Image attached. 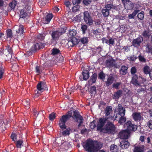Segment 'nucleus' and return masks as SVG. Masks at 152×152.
Masks as SVG:
<instances>
[{"instance_id": "obj_1", "label": "nucleus", "mask_w": 152, "mask_h": 152, "mask_svg": "<svg viewBox=\"0 0 152 152\" xmlns=\"http://www.w3.org/2000/svg\"><path fill=\"white\" fill-rule=\"evenodd\" d=\"M82 145L85 149L89 152H97L102 146V143L90 139H88L83 142Z\"/></svg>"}, {"instance_id": "obj_2", "label": "nucleus", "mask_w": 152, "mask_h": 152, "mask_svg": "<svg viewBox=\"0 0 152 152\" xmlns=\"http://www.w3.org/2000/svg\"><path fill=\"white\" fill-rule=\"evenodd\" d=\"M115 128L112 122H108L104 128L102 129V131L108 133L114 134L115 132Z\"/></svg>"}, {"instance_id": "obj_3", "label": "nucleus", "mask_w": 152, "mask_h": 152, "mask_svg": "<svg viewBox=\"0 0 152 152\" xmlns=\"http://www.w3.org/2000/svg\"><path fill=\"white\" fill-rule=\"evenodd\" d=\"M72 113L71 111H69L67 114L62 116L60 118L59 121V126L61 129L66 128L65 123L67 120L72 116Z\"/></svg>"}, {"instance_id": "obj_4", "label": "nucleus", "mask_w": 152, "mask_h": 152, "mask_svg": "<svg viewBox=\"0 0 152 152\" xmlns=\"http://www.w3.org/2000/svg\"><path fill=\"white\" fill-rule=\"evenodd\" d=\"M83 15V19L86 24L88 25H91L93 21L90 12L88 11H85Z\"/></svg>"}, {"instance_id": "obj_5", "label": "nucleus", "mask_w": 152, "mask_h": 152, "mask_svg": "<svg viewBox=\"0 0 152 152\" xmlns=\"http://www.w3.org/2000/svg\"><path fill=\"white\" fill-rule=\"evenodd\" d=\"M74 116L75 118L76 121L79 123L78 126V128H79L83 123V118L81 116L79 115V113L77 110H75L74 111Z\"/></svg>"}, {"instance_id": "obj_6", "label": "nucleus", "mask_w": 152, "mask_h": 152, "mask_svg": "<svg viewBox=\"0 0 152 152\" xmlns=\"http://www.w3.org/2000/svg\"><path fill=\"white\" fill-rule=\"evenodd\" d=\"M46 85L44 82L39 83L37 86V93L40 94L45 89H46Z\"/></svg>"}, {"instance_id": "obj_7", "label": "nucleus", "mask_w": 152, "mask_h": 152, "mask_svg": "<svg viewBox=\"0 0 152 152\" xmlns=\"http://www.w3.org/2000/svg\"><path fill=\"white\" fill-rule=\"evenodd\" d=\"M62 29L53 32L51 35L53 40L55 41L57 40L59 37L62 34Z\"/></svg>"}, {"instance_id": "obj_8", "label": "nucleus", "mask_w": 152, "mask_h": 152, "mask_svg": "<svg viewBox=\"0 0 152 152\" xmlns=\"http://www.w3.org/2000/svg\"><path fill=\"white\" fill-rule=\"evenodd\" d=\"M132 116L134 120L136 121L139 122L143 119L142 115L139 112L134 113Z\"/></svg>"}, {"instance_id": "obj_9", "label": "nucleus", "mask_w": 152, "mask_h": 152, "mask_svg": "<svg viewBox=\"0 0 152 152\" xmlns=\"http://www.w3.org/2000/svg\"><path fill=\"white\" fill-rule=\"evenodd\" d=\"M143 39L141 37H139L136 39H134L132 41V45L134 47H137L139 46L142 42Z\"/></svg>"}, {"instance_id": "obj_10", "label": "nucleus", "mask_w": 152, "mask_h": 152, "mask_svg": "<svg viewBox=\"0 0 152 152\" xmlns=\"http://www.w3.org/2000/svg\"><path fill=\"white\" fill-rule=\"evenodd\" d=\"M129 135V132L127 130H124L121 132L119 133V137L121 139H127Z\"/></svg>"}, {"instance_id": "obj_11", "label": "nucleus", "mask_w": 152, "mask_h": 152, "mask_svg": "<svg viewBox=\"0 0 152 152\" xmlns=\"http://www.w3.org/2000/svg\"><path fill=\"white\" fill-rule=\"evenodd\" d=\"M107 118H100L99 119V122L97 125V129L100 130L104 126Z\"/></svg>"}, {"instance_id": "obj_12", "label": "nucleus", "mask_w": 152, "mask_h": 152, "mask_svg": "<svg viewBox=\"0 0 152 152\" xmlns=\"http://www.w3.org/2000/svg\"><path fill=\"white\" fill-rule=\"evenodd\" d=\"M14 28L17 33L20 34H22L24 32L23 26L22 25H20L19 26L15 25Z\"/></svg>"}, {"instance_id": "obj_13", "label": "nucleus", "mask_w": 152, "mask_h": 152, "mask_svg": "<svg viewBox=\"0 0 152 152\" xmlns=\"http://www.w3.org/2000/svg\"><path fill=\"white\" fill-rule=\"evenodd\" d=\"M106 66L107 67H116L115 62L114 59L110 58L106 61Z\"/></svg>"}, {"instance_id": "obj_14", "label": "nucleus", "mask_w": 152, "mask_h": 152, "mask_svg": "<svg viewBox=\"0 0 152 152\" xmlns=\"http://www.w3.org/2000/svg\"><path fill=\"white\" fill-rule=\"evenodd\" d=\"M53 17L51 14H48L46 16L43 18L42 19V22L45 24H48Z\"/></svg>"}, {"instance_id": "obj_15", "label": "nucleus", "mask_w": 152, "mask_h": 152, "mask_svg": "<svg viewBox=\"0 0 152 152\" xmlns=\"http://www.w3.org/2000/svg\"><path fill=\"white\" fill-rule=\"evenodd\" d=\"M3 53L6 56L10 55V56L12 57V50L11 47L9 45L7 46L6 47V48L3 51Z\"/></svg>"}, {"instance_id": "obj_16", "label": "nucleus", "mask_w": 152, "mask_h": 152, "mask_svg": "<svg viewBox=\"0 0 152 152\" xmlns=\"http://www.w3.org/2000/svg\"><path fill=\"white\" fill-rule=\"evenodd\" d=\"M144 149V146L143 145H135L134 149V152H142Z\"/></svg>"}, {"instance_id": "obj_17", "label": "nucleus", "mask_w": 152, "mask_h": 152, "mask_svg": "<svg viewBox=\"0 0 152 152\" xmlns=\"http://www.w3.org/2000/svg\"><path fill=\"white\" fill-rule=\"evenodd\" d=\"M97 76L96 74H94L91 77V79L88 81L87 84L88 86H90L94 83L96 80Z\"/></svg>"}, {"instance_id": "obj_18", "label": "nucleus", "mask_w": 152, "mask_h": 152, "mask_svg": "<svg viewBox=\"0 0 152 152\" xmlns=\"http://www.w3.org/2000/svg\"><path fill=\"white\" fill-rule=\"evenodd\" d=\"M118 114L124 116L125 114V109L120 104H119L118 107Z\"/></svg>"}, {"instance_id": "obj_19", "label": "nucleus", "mask_w": 152, "mask_h": 152, "mask_svg": "<svg viewBox=\"0 0 152 152\" xmlns=\"http://www.w3.org/2000/svg\"><path fill=\"white\" fill-rule=\"evenodd\" d=\"M129 145V143L127 141L123 140L120 142V146L123 149L127 148Z\"/></svg>"}, {"instance_id": "obj_20", "label": "nucleus", "mask_w": 152, "mask_h": 152, "mask_svg": "<svg viewBox=\"0 0 152 152\" xmlns=\"http://www.w3.org/2000/svg\"><path fill=\"white\" fill-rule=\"evenodd\" d=\"M114 78L113 76L110 75L108 78L107 80L106 83V85L107 86L111 85L113 82Z\"/></svg>"}, {"instance_id": "obj_21", "label": "nucleus", "mask_w": 152, "mask_h": 152, "mask_svg": "<svg viewBox=\"0 0 152 152\" xmlns=\"http://www.w3.org/2000/svg\"><path fill=\"white\" fill-rule=\"evenodd\" d=\"M122 91L119 90L115 92L113 95V98L114 99H118L122 95Z\"/></svg>"}, {"instance_id": "obj_22", "label": "nucleus", "mask_w": 152, "mask_h": 152, "mask_svg": "<svg viewBox=\"0 0 152 152\" xmlns=\"http://www.w3.org/2000/svg\"><path fill=\"white\" fill-rule=\"evenodd\" d=\"M131 125H132V122L129 121H127L126 123H125L124 125V127L126 129L125 130H127L129 132L130 129H133L132 128V127H130V126Z\"/></svg>"}, {"instance_id": "obj_23", "label": "nucleus", "mask_w": 152, "mask_h": 152, "mask_svg": "<svg viewBox=\"0 0 152 152\" xmlns=\"http://www.w3.org/2000/svg\"><path fill=\"white\" fill-rule=\"evenodd\" d=\"M83 79L84 80H86L89 77V74L88 71L86 70H84L82 72Z\"/></svg>"}, {"instance_id": "obj_24", "label": "nucleus", "mask_w": 152, "mask_h": 152, "mask_svg": "<svg viewBox=\"0 0 152 152\" xmlns=\"http://www.w3.org/2000/svg\"><path fill=\"white\" fill-rule=\"evenodd\" d=\"M112 107L111 106H107L105 110L106 116H108L109 115L112 111Z\"/></svg>"}, {"instance_id": "obj_25", "label": "nucleus", "mask_w": 152, "mask_h": 152, "mask_svg": "<svg viewBox=\"0 0 152 152\" xmlns=\"http://www.w3.org/2000/svg\"><path fill=\"white\" fill-rule=\"evenodd\" d=\"M140 10H136L131 14L129 15L128 17L129 19L133 18L134 16L139 12Z\"/></svg>"}, {"instance_id": "obj_26", "label": "nucleus", "mask_w": 152, "mask_h": 152, "mask_svg": "<svg viewBox=\"0 0 152 152\" xmlns=\"http://www.w3.org/2000/svg\"><path fill=\"white\" fill-rule=\"evenodd\" d=\"M125 9L127 10H130L132 9L133 7V3L130 1H129L128 2V4L124 6Z\"/></svg>"}, {"instance_id": "obj_27", "label": "nucleus", "mask_w": 152, "mask_h": 152, "mask_svg": "<svg viewBox=\"0 0 152 152\" xmlns=\"http://www.w3.org/2000/svg\"><path fill=\"white\" fill-rule=\"evenodd\" d=\"M128 68L127 67L123 66L120 70V73L122 75H125L126 72Z\"/></svg>"}, {"instance_id": "obj_28", "label": "nucleus", "mask_w": 152, "mask_h": 152, "mask_svg": "<svg viewBox=\"0 0 152 152\" xmlns=\"http://www.w3.org/2000/svg\"><path fill=\"white\" fill-rule=\"evenodd\" d=\"M102 12L103 15L104 17H107L109 15V11L104 7L102 9Z\"/></svg>"}, {"instance_id": "obj_29", "label": "nucleus", "mask_w": 152, "mask_h": 152, "mask_svg": "<svg viewBox=\"0 0 152 152\" xmlns=\"http://www.w3.org/2000/svg\"><path fill=\"white\" fill-rule=\"evenodd\" d=\"M145 51L147 53H152V46L148 44H147L146 46Z\"/></svg>"}, {"instance_id": "obj_30", "label": "nucleus", "mask_w": 152, "mask_h": 152, "mask_svg": "<svg viewBox=\"0 0 152 152\" xmlns=\"http://www.w3.org/2000/svg\"><path fill=\"white\" fill-rule=\"evenodd\" d=\"M110 150L111 151L117 152L118 151V147L116 145H112L110 147Z\"/></svg>"}, {"instance_id": "obj_31", "label": "nucleus", "mask_w": 152, "mask_h": 152, "mask_svg": "<svg viewBox=\"0 0 152 152\" xmlns=\"http://www.w3.org/2000/svg\"><path fill=\"white\" fill-rule=\"evenodd\" d=\"M137 77L136 76V75L134 76L133 77H132V80L131 81V83L136 86L139 85V84L137 82Z\"/></svg>"}, {"instance_id": "obj_32", "label": "nucleus", "mask_w": 152, "mask_h": 152, "mask_svg": "<svg viewBox=\"0 0 152 152\" xmlns=\"http://www.w3.org/2000/svg\"><path fill=\"white\" fill-rule=\"evenodd\" d=\"M46 34L47 33L46 32H44L42 34H39L37 36V38L41 40H43Z\"/></svg>"}, {"instance_id": "obj_33", "label": "nucleus", "mask_w": 152, "mask_h": 152, "mask_svg": "<svg viewBox=\"0 0 152 152\" xmlns=\"http://www.w3.org/2000/svg\"><path fill=\"white\" fill-rule=\"evenodd\" d=\"M121 84V82H117L113 83V87L117 89H119V86Z\"/></svg>"}, {"instance_id": "obj_34", "label": "nucleus", "mask_w": 152, "mask_h": 152, "mask_svg": "<svg viewBox=\"0 0 152 152\" xmlns=\"http://www.w3.org/2000/svg\"><path fill=\"white\" fill-rule=\"evenodd\" d=\"M76 34V30L74 29L70 30L69 34V36L70 37H73L75 36Z\"/></svg>"}, {"instance_id": "obj_35", "label": "nucleus", "mask_w": 152, "mask_h": 152, "mask_svg": "<svg viewBox=\"0 0 152 152\" xmlns=\"http://www.w3.org/2000/svg\"><path fill=\"white\" fill-rule=\"evenodd\" d=\"M143 70L144 73L146 74H149L151 71L149 67L147 66H145L144 67Z\"/></svg>"}, {"instance_id": "obj_36", "label": "nucleus", "mask_w": 152, "mask_h": 152, "mask_svg": "<svg viewBox=\"0 0 152 152\" xmlns=\"http://www.w3.org/2000/svg\"><path fill=\"white\" fill-rule=\"evenodd\" d=\"M104 8L109 11L110 10L114 8V6L112 4H110L106 5Z\"/></svg>"}, {"instance_id": "obj_37", "label": "nucleus", "mask_w": 152, "mask_h": 152, "mask_svg": "<svg viewBox=\"0 0 152 152\" xmlns=\"http://www.w3.org/2000/svg\"><path fill=\"white\" fill-rule=\"evenodd\" d=\"M40 49L39 45L38 43L34 44L32 48V50L35 51Z\"/></svg>"}, {"instance_id": "obj_38", "label": "nucleus", "mask_w": 152, "mask_h": 152, "mask_svg": "<svg viewBox=\"0 0 152 152\" xmlns=\"http://www.w3.org/2000/svg\"><path fill=\"white\" fill-rule=\"evenodd\" d=\"M17 4V2L15 1H13L9 4V6L12 9H13Z\"/></svg>"}, {"instance_id": "obj_39", "label": "nucleus", "mask_w": 152, "mask_h": 152, "mask_svg": "<svg viewBox=\"0 0 152 152\" xmlns=\"http://www.w3.org/2000/svg\"><path fill=\"white\" fill-rule=\"evenodd\" d=\"M35 69L37 73L40 74L42 72V67L41 66H37Z\"/></svg>"}, {"instance_id": "obj_40", "label": "nucleus", "mask_w": 152, "mask_h": 152, "mask_svg": "<svg viewBox=\"0 0 152 152\" xmlns=\"http://www.w3.org/2000/svg\"><path fill=\"white\" fill-rule=\"evenodd\" d=\"M16 145L17 148H21V146L23 145V142L21 140L17 141Z\"/></svg>"}, {"instance_id": "obj_41", "label": "nucleus", "mask_w": 152, "mask_h": 152, "mask_svg": "<svg viewBox=\"0 0 152 152\" xmlns=\"http://www.w3.org/2000/svg\"><path fill=\"white\" fill-rule=\"evenodd\" d=\"M126 120V118L124 116H121V117L119 120L118 123L121 124L124 123Z\"/></svg>"}, {"instance_id": "obj_42", "label": "nucleus", "mask_w": 152, "mask_h": 152, "mask_svg": "<svg viewBox=\"0 0 152 152\" xmlns=\"http://www.w3.org/2000/svg\"><path fill=\"white\" fill-rule=\"evenodd\" d=\"M144 17V13L143 12H141L137 15V17L138 19L142 20Z\"/></svg>"}, {"instance_id": "obj_43", "label": "nucleus", "mask_w": 152, "mask_h": 152, "mask_svg": "<svg viewBox=\"0 0 152 152\" xmlns=\"http://www.w3.org/2000/svg\"><path fill=\"white\" fill-rule=\"evenodd\" d=\"M107 44H108L110 46L114 45V39L111 38H110L108 40Z\"/></svg>"}, {"instance_id": "obj_44", "label": "nucleus", "mask_w": 152, "mask_h": 152, "mask_svg": "<svg viewBox=\"0 0 152 152\" xmlns=\"http://www.w3.org/2000/svg\"><path fill=\"white\" fill-rule=\"evenodd\" d=\"M6 33L7 37L10 38H11L12 37V31L11 30L8 29L7 30Z\"/></svg>"}, {"instance_id": "obj_45", "label": "nucleus", "mask_w": 152, "mask_h": 152, "mask_svg": "<svg viewBox=\"0 0 152 152\" xmlns=\"http://www.w3.org/2000/svg\"><path fill=\"white\" fill-rule=\"evenodd\" d=\"M26 14L23 10H21L20 12V18H23L25 17Z\"/></svg>"}, {"instance_id": "obj_46", "label": "nucleus", "mask_w": 152, "mask_h": 152, "mask_svg": "<svg viewBox=\"0 0 152 152\" xmlns=\"http://www.w3.org/2000/svg\"><path fill=\"white\" fill-rule=\"evenodd\" d=\"M60 51L58 49L54 48L52 50V54L53 55H56L58 53H59Z\"/></svg>"}, {"instance_id": "obj_47", "label": "nucleus", "mask_w": 152, "mask_h": 152, "mask_svg": "<svg viewBox=\"0 0 152 152\" xmlns=\"http://www.w3.org/2000/svg\"><path fill=\"white\" fill-rule=\"evenodd\" d=\"M79 5H77L73 7L72 9V11L74 12H76L79 10Z\"/></svg>"}, {"instance_id": "obj_48", "label": "nucleus", "mask_w": 152, "mask_h": 152, "mask_svg": "<svg viewBox=\"0 0 152 152\" xmlns=\"http://www.w3.org/2000/svg\"><path fill=\"white\" fill-rule=\"evenodd\" d=\"M47 1H48L46 0H39L38 4L41 6L44 5Z\"/></svg>"}, {"instance_id": "obj_49", "label": "nucleus", "mask_w": 152, "mask_h": 152, "mask_svg": "<svg viewBox=\"0 0 152 152\" xmlns=\"http://www.w3.org/2000/svg\"><path fill=\"white\" fill-rule=\"evenodd\" d=\"M90 92L91 94H93V93L95 94V93H96V87L94 86H92L91 87V88H90Z\"/></svg>"}, {"instance_id": "obj_50", "label": "nucleus", "mask_w": 152, "mask_h": 152, "mask_svg": "<svg viewBox=\"0 0 152 152\" xmlns=\"http://www.w3.org/2000/svg\"><path fill=\"white\" fill-rule=\"evenodd\" d=\"M87 26L86 25H82L81 28L83 31V34H84L85 33V31L87 30Z\"/></svg>"}, {"instance_id": "obj_51", "label": "nucleus", "mask_w": 152, "mask_h": 152, "mask_svg": "<svg viewBox=\"0 0 152 152\" xmlns=\"http://www.w3.org/2000/svg\"><path fill=\"white\" fill-rule=\"evenodd\" d=\"M4 69L3 68V67L1 65H0V79L1 78L3 75L4 73Z\"/></svg>"}, {"instance_id": "obj_52", "label": "nucleus", "mask_w": 152, "mask_h": 152, "mask_svg": "<svg viewBox=\"0 0 152 152\" xmlns=\"http://www.w3.org/2000/svg\"><path fill=\"white\" fill-rule=\"evenodd\" d=\"M88 39L87 37H84L80 39V41L83 44L86 43L88 42Z\"/></svg>"}, {"instance_id": "obj_53", "label": "nucleus", "mask_w": 152, "mask_h": 152, "mask_svg": "<svg viewBox=\"0 0 152 152\" xmlns=\"http://www.w3.org/2000/svg\"><path fill=\"white\" fill-rule=\"evenodd\" d=\"M130 127H132V128L133 129H130V131H135L137 128V125L132 124V125L130 126Z\"/></svg>"}, {"instance_id": "obj_54", "label": "nucleus", "mask_w": 152, "mask_h": 152, "mask_svg": "<svg viewBox=\"0 0 152 152\" xmlns=\"http://www.w3.org/2000/svg\"><path fill=\"white\" fill-rule=\"evenodd\" d=\"M23 104L25 106H28L30 104L29 100H24L23 101Z\"/></svg>"}, {"instance_id": "obj_55", "label": "nucleus", "mask_w": 152, "mask_h": 152, "mask_svg": "<svg viewBox=\"0 0 152 152\" xmlns=\"http://www.w3.org/2000/svg\"><path fill=\"white\" fill-rule=\"evenodd\" d=\"M139 59L140 61L143 62H145L146 61V59L144 57L141 55H140L139 57Z\"/></svg>"}, {"instance_id": "obj_56", "label": "nucleus", "mask_w": 152, "mask_h": 152, "mask_svg": "<svg viewBox=\"0 0 152 152\" xmlns=\"http://www.w3.org/2000/svg\"><path fill=\"white\" fill-rule=\"evenodd\" d=\"M71 40L74 45L77 44L78 43V40L75 37L72 38Z\"/></svg>"}, {"instance_id": "obj_57", "label": "nucleus", "mask_w": 152, "mask_h": 152, "mask_svg": "<svg viewBox=\"0 0 152 152\" xmlns=\"http://www.w3.org/2000/svg\"><path fill=\"white\" fill-rule=\"evenodd\" d=\"M93 33L96 35H99L100 33V30L99 29H98L93 31Z\"/></svg>"}, {"instance_id": "obj_58", "label": "nucleus", "mask_w": 152, "mask_h": 152, "mask_svg": "<svg viewBox=\"0 0 152 152\" xmlns=\"http://www.w3.org/2000/svg\"><path fill=\"white\" fill-rule=\"evenodd\" d=\"M143 36L145 37H149L150 35L149 32L148 31H145L142 33Z\"/></svg>"}, {"instance_id": "obj_59", "label": "nucleus", "mask_w": 152, "mask_h": 152, "mask_svg": "<svg viewBox=\"0 0 152 152\" xmlns=\"http://www.w3.org/2000/svg\"><path fill=\"white\" fill-rule=\"evenodd\" d=\"M137 58V57L133 55L128 57V59L130 61H134Z\"/></svg>"}, {"instance_id": "obj_60", "label": "nucleus", "mask_w": 152, "mask_h": 152, "mask_svg": "<svg viewBox=\"0 0 152 152\" xmlns=\"http://www.w3.org/2000/svg\"><path fill=\"white\" fill-rule=\"evenodd\" d=\"M56 116L55 114L53 113L50 114L49 115V119L51 120H53L55 118Z\"/></svg>"}, {"instance_id": "obj_61", "label": "nucleus", "mask_w": 152, "mask_h": 152, "mask_svg": "<svg viewBox=\"0 0 152 152\" xmlns=\"http://www.w3.org/2000/svg\"><path fill=\"white\" fill-rule=\"evenodd\" d=\"M105 77V75L102 72H101L99 75V79H104Z\"/></svg>"}, {"instance_id": "obj_62", "label": "nucleus", "mask_w": 152, "mask_h": 152, "mask_svg": "<svg viewBox=\"0 0 152 152\" xmlns=\"http://www.w3.org/2000/svg\"><path fill=\"white\" fill-rule=\"evenodd\" d=\"M62 134L64 135H69V131L68 129L64 131L62 133Z\"/></svg>"}, {"instance_id": "obj_63", "label": "nucleus", "mask_w": 152, "mask_h": 152, "mask_svg": "<svg viewBox=\"0 0 152 152\" xmlns=\"http://www.w3.org/2000/svg\"><path fill=\"white\" fill-rule=\"evenodd\" d=\"M91 0H83V2L86 5H88L90 4Z\"/></svg>"}, {"instance_id": "obj_64", "label": "nucleus", "mask_w": 152, "mask_h": 152, "mask_svg": "<svg viewBox=\"0 0 152 152\" xmlns=\"http://www.w3.org/2000/svg\"><path fill=\"white\" fill-rule=\"evenodd\" d=\"M147 125L150 129H152V120L149 121L147 123Z\"/></svg>"}]
</instances>
